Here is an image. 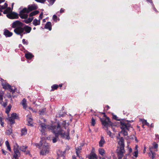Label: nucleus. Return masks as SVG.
<instances>
[{"mask_svg":"<svg viewBox=\"0 0 159 159\" xmlns=\"http://www.w3.org/2000/svg\"><path fill=\"white\" fill-rule=\"evenodd\" d=\"M26 154H29L30 153V152L29 151H26Z\"/></svg>","mask_w":159,"mask_h":159,"instance_id":"obj_59","label":"nucleus"},{"mask_svg":"<svg viewBox=\"0 0 159 159\" xmlns=\"http://www.w3.org/2000/svg\"><path fill=\"white\" fill-rule=\"evenodd\" d=\"M49 126V125H48V126H46L45 124L44 123H42L40 124L39 127V128L42 133L43 135H45L46 134L45 133V130L46 128H48V127ZM47 129H48V128Z\"/></svg>","mask_w":159,"mask_h":159,"instance_id":"obj_9","label":"nucleus"},{"mask_svg":"<svg viewBox=\"0 0 159 159\" xmlns=\"http://www.w3.org/2000/svg\"><path fill=\"white\" fill-rule=\"evenodd\" d=\"M39 12V11L37 10L34 11L30 13V14L29 16L30 17H32L38 14Z\"/></svg>","mask_w":159,"mask_h":159,"instance_id":"obj_27","label":"nucleus"},{"mask_svg":"<svg viewBox=\"0 0 159 159\" xmlns=\"http://www.w3.org/2000/svg\"><path fill=\"white\" fill-rule=\"evenodd\" d=\"M3 98H0V104L2 103V101Z\"/></svg>","mask_w":159,"mask_h":159,"instance_id":"obj_55","label":"nucleus"},{"mask_svg":"<svg viewBox=\"0 0 159 159\" xmlns=\"http://www.w3.org/2000/svg\"><path fill=\"white\" fill-rule=\"evenodd\" d=\"M32 23L35 26L39 25L40 23V20L39 19L38 20L36 19H35L34 20Z\"/></svg>","mask_w":159,"mask_h":159,"instance_id":"obj_18","label":"nucleus"},{"mask_svg":"<svg viewBox=\"0 0 159 159\" xmlns=\"http://www.w3.org/2000/svg\"><path fill=\"white\" fill-rule=\"evenodd\" d=\"M89 159H97V156L96 154L95 153H94L93 152H91V153L89 155V156L88 157ZM103 158H105L104 157H103L102 158H101L100 159H102Z\"/></svg>","mask_w":159,"mask_h":159,"instance_id":"obj_12","label":"nucleus"},{"mask_svg":"<svg viewBox=\"0 0 159 159\" xmlns=\"http://www.w3.org/2000/svg\"><path fill=\"white\" fill-rule=\"evenodd\" d=\"M27 146H21L19 148V149L22 152H25L26 151V150L27 149Z\"/></svg>","mask_w":159,"mask_h":159,"instance_id":"obj_29","label":"nucleus"},{"mask_svg":"<svg viewBox=\"0 0 159 159\" xmlns=\"http://www.w3.org/2000/svg\"><path fill=\"white\" fill-rule=\"evenodd\" d=\"M99 153L102 156H103L105 154V151L104 149L102 148H99L98 149Z\"/></svg>","mask_w":159,"mask_h":159,"instance_id":"obj_24","label":"nucleus"},{"mask_svg":"<svg viewBox=\"0 0 159 159\" xmlns=\"http://www.w3.org/2000/svg\"><path fill=\"white\" fill-rule=\"evenodd\" d=\"M152 145H153V146L155 148H157L158 145V144L154 142L153 144Z\"/></svg>","mask_w":159,"mask_h":159,"instance_id":"obj_42","label":"nucleus"},{"mask_svg":"<svg viewBox=\"0 0 159 159\" xmlns=\"http://www.w3.org/2000/svg\"><path fill=\"white\" fill-rule=\"evenodd\" d=\"M34 145L39 148L42 146V148L40 151L41 154L44 155L48 152L49 146L48 144L45 142V141H43V142L42 143V141L41 140L40 141V144L34 143Z\"/></svg>","mask_w":159,"mask_h":159,"instance_id":"obj_3","label":"nucleus"},{"mask_svg":"<svg viewBox=\"0 0 159 159\" xmlns=\"http://www.w3.org/2000/svg\"><path fill=\"white\" fill-rule=\"evenodd\" d=\"M45 109H43L41 111H39L40 115H43L45 112Z\"/></svg>","mask_w":159,"mask_h":159,"instance_id":"obj_40","label":"nucleus"},{"mask_svg":"<svg viewBox=\"0 0 159 159\" xmlns=\"http://www.w3.org/2000/svg\"><path fill=\"white\" fill-rule=\"evenodd\" d=\"M48 128L49 130H52L53 133L55 134V137L52 139V142L53 143H56L58 139V134L61 135L62 137L66 138L68 139H69V131L68 130V132L65 133L61 129L60 125L58 124L57 126H49L48 127Z\"/></svg>","mask_w":159,"mask_h":159,"instance_id":"obj_2","label":"nucleus"},{"mask_svg":"<svg viewBox=\"0 0 159 159\" xmlns=\"http://www.w3.org/2000/svg\"><path fill=\"white\" fill-rule=\"evenodd\" d=\"M4 94L3 92L2 91H0V98H2V96Z\"/></svg>","mask_w":159,"mask_h":159,"instance_id":"obj_48","label":"nucleus"},{"mask_svg":"<svg viewBox=\"0 0 159 159\" xmlns=\"http://www.w3.org/2000/svg\"><path fill=\"white\" fill-rule=\"evenodd\" d=\"M118 143L119 145V148L117 152V155L118 159H121L124 156V154L125 152V151L124 149V140L123 138H120Z\"/></svg>","mask_w":159,"mask_h":159,"instance_id":"obj_4","label":"nucleus"},{"mask_svg":"<svg viewBox=\"0 0 159 159\" xmlns=\"http://www.w3.org/2000/svg\"><path fill=\"white\" fill-rule=\"evenodd\" d=\"M2 153L4 155H6L7 154V152L6 151H5L3 149H2Z\"/></svg>","mask_w":159,"mask_h":159,"instance_id":"obj_45","label":"nucleus"},{"mask_svg":"<svg viewBox=\"0 0 159 159\" xmlns=\"http://www.w3.org/2000/svg\"><path fill=\"white\" fill-rule=\"evenodd\" d=\"M4 34L6 37H9L12 35V33L10 32L8 30H5Z\"/></svg>","mask_w":159,"mask_h":159,"instance_id":"obj_16","label":"nucleus"},{"mask_svg":"<svg viewBox=\"0 0 159 159\" xmlns=\"http://www.w3.org/2000/svg\"><path fill=\"white\" fill-rule=\"evenodd\" d=\"M109 106H108L107 105V106H106V107H105V108H107V110L109 108Z\"/></svg>","mask_w":159,"mask_h":159,"instance_id":"obj_62","label":"nucleus"},{"mask_svg":"<svg viewBox=\"0 0 159 159\" xmlns=\"http://www.w3.org/2000/svg\"><path fill=\"white\" fill-rule=\"evenodd\" d=\"M102 124L105 127H107V132L108 135L110 136L113 138L114 137V135L112 134L110 130H108V127H111V123L110 121L109 118L108 117H106L104 120H101Z\"/></svg>","mask_w":159,"mask_h":159,"instance_id":"obj_5","label":"nucleus"},{"mask_svg":"<svg viewBox=\"0 0 159 159\" xmlns=\"http://www.w3.org/2000/svg\"><path fill=\"white\" fill-rule=\"evenodd\" d=\"M44 28L51 30L52 29V25L50 22H48L44 26Z\"/></svg>","mask_w":159,"mask_h":159,"instance_id":"obj_17","label":"nucleus"},{"mask_svg":"<svg viewBox=\"0 0 159 159\" xmlns=\"http://www.w3.org/2000/svg\"><path fill=\"white\" fill-rule=\"evenodd\" d=\"M139 120L141 122H142L143 125H146L148 126H149V124L147 122L146 120H145L143 119H140Z\"/></svg>","mask_w":159,"mask_h":159,"instance_id":"obj_23","label":"nucleus"},{"mask_svg":"<svg viewBox=\"0 0 159 159\" xmlns=\"http://www.w3.org/2000/svg\"><path fill=\"white\" fill-rule=\"evenodd\" d=\"M121 125L120 127L122 129L121 132L125 136H126L128 134L126 130H132L133 129L131 124L128 122H121Z\"/></svg>","mask_w":159,"mask_h":159,"instance_id":"obj_7","label":"nucleus"},{"mask_svg":"<svg viewBox=\"0 0 159 159\" xmlns=\"http://www.w3.org/2000/svg\"><path fill=\"white\" fill-rule=\"evenodd\" d=\"M63 116H64L63 114H59L58 115H56V116L57 117H63Z\"/></svg>","mask_w":159,"mask_h":159,"instance_id":"obj_49","label":"nucleus"},{"mask_svg":"<svg viewBox=\"0 0 159 159\" xmlns=\"http://www.w3.org/2000/svg\"><path fill=\"white\" fill-rule=\"evenodd\" d=\"M29 13L27 8H24L19 13V16L22 19L27 18L28 16L27 14Z\"/></svg>","mask_w":159,"mask_h":159,"instance_id":"obj_8","label":"nucleus"},{"mask_svg":"<svg viewBox=\"0 0 159 159\" xmlns=\"http://www.w3.org/2000/svg\"><path fill=\"white\" fill-rule=\"evenodd\" d=\"M3 87L5 89H8L9 90L12 92V93L14 92L15 90L13 88H12L10 85L8 84H3L2 85Z\"/></svg>","mask_w":159,"mask_h":159,"instance_id":"obj_10","label":"nucleus"},{"mask_svg":"<svg viewBox=\"0 0 159 159\" xmlns=\"http://www.w3.org/2000/svg\"><path fill=\"white\" fill-rule=\"evenodd\" d=\"M0 123H1V125L2 126V127H4V122L3 121H1L0 122Z\"/></svg>","mask_w":159,"mask_h":159,"instance_id":"obj_53","label":"nucleus"},{"mask_svg":"<svg viewBox=\"0 0 159 159\" xmlns=\"http://www.w3.org/2000/svg\"><path fill=\"white\" fill-rule=\"evenodd\" d=\"M81 146H79V147L75 148L76 149V153L77 155V156L78 157H80V156L79 155V153L80 152V150H81Z\"/></svg>","mask_w":159,"mask_h":159,"instance_id":"obj_20","label":"nucleus"},{"mask_svg":"<svg viewBox=\"0 0 159 159\" xmlns=\"http://www.w3.org/2000/svg\"><path fill=\"white\" fill-rule=\"evenodd\" d=\"M43 12H41V13L40 14L39 16V19L40 20L42 19V18H43Z\"/></svg>","mask_w":159,"mask_h":159,"instance_id":"obj_44","label":"nucleus"},{"mask_svg":"<svg viewBox=\"0 0 159 159\" xmlns=\"http://www.w3.org/2000/svg\"><path fill=\"white\" fill-rule=\"evenodd\" d=\"M27 120L28 123V125L32 126L33 125L32 119L30 116V115H28L27 116Z\"/></svg>","mask_w":159,"mask_h":159,"instance_id":"obj_15","label":"nucleus"},{"mask_svg":"<svg viewBox=\"0 0 159 159\" xmlns=\"http://www.w3.org/2000/svg\"><path fill=\"white\" fill-rule=\"evenodd\" d=\"M2 144V141L0 140V146H1Z\"/></svg>","mask_w":159,"mask_h":159,"instance_id":"obj_60","label":"nucleus"},{"mask_svg":"<svg viewBox=\"0 0 159 159\" xmlns=\"http://www.w3.org/2000/svg\"><path fill=\"white\" fill-rule=\"evenodd\" d=\"M19 152L18 153L14 152V154L13 155V157L16 159L18 157V155H19Z\"/></svg>","mask_w":159,"mask_h":159,"instance_id":"obj_37","label":"nucleus"},{"mask_svg":"<svg viewBox=\"0 0 159 159\" xmlns=\"http://www.w3.org/2000/svg\"><path fill=\"white\" fill-rule=\"evenodd\" d=\"M57 154L59 157H61L63 158L64 152H63L60 150H58L57 151Z\"/></svg>","mask_w":159,"mask_h":159,"instance_id":"obj_19","label":"nucleus"},{"mask_svg":"<svg viewBox=\"0 0 159 159\" xmlns=\"http://www.w3.org/2000/svg\"><path fill=\"white\" fill-rule=\"evenodd\" d=\"M36 2L42 3H44L46 0H35Z\"/></svg>","mask_w":159,"mask_h":159,"instance_id":"obj_39","label":"nucleus"},{"mask_svg":"<svg viewBox=\"0 0 159 159\" xmlns=\"http://www.w3.org/2000/svg\"><path fill=\"white\" fill-rule=\"evenodd\" d=\"M11 106L10 105H9L6 108V112L7 114H8L9 113V112L11 109Z\"/></svg>","mask_w":159,"mask_h":159,"instance_id":"obj_32","label":"nucleus"},{"mask_svg":"<svg viewBox=\"0 0 159 159\" xmlns=\"http://www.w3.org/2000/svg\"><path fill=\"white\" fill-rule=\"evenodd\" d=\"M12 129H11L7 130L6 131V134L8 135H10L12 133Z\"/></svg>","mask_w":159,"mask_h":159,"instance_id":"obj_34","label":"nucleus"},{"mask_svg":"<svg viewBox=\"0 0 159 159\" xmlns=\"http://www.w3.org/2000/svg\"><path fill=\"white\" fill-rule=\"evenodd\" d=\"M27 133V130L25 128L22 129L21 130V135L22 136L25 135Z\"/></svg>","mask_w":159,"mask_h":159,"instance_id":"obj_30","label":"nucleus"},{"mask_svg":"<svg viewBox=\"0 0 159 159\" xmlns=\"http://www.w3.org/2000/svg\"><path fill=\"white\" fill-rule=\"evenodd\" d=\"M11 27L15 28L14 32L18 35H20L22 38L24 34L30 33L31 30V28L28 25L23 26V24L18 21H16L12 24Z\"/></svg>","mask_w":159,"mask_h":159,"instance_id":"obj_1","label":"nucleus"},{"mask_svg":"<svg viewBox=\"0 0 159 159\" xmlns=\"http://www.w3.org/2000/svg\"><path fill=\"white\" fill-rule=\"evenodd\" d=\"M105 141L104 137L102 136H101V139L99 142V145L100 147H103L104 144L105 143Z\"/></svg>","mask_w":159,"mask_h":159,"instance_id":"obj_13","label":"nucleus"},{"mask_svg":"<svg viewBox=\"0 0 159 159\" xmlns=\"http://www.w3.org/2000/svg\"><path fill=\"white\" fill-rule=\"evenodd\" d=\"M5 1V0H0V3L4 2Z\"/></svg>","mask_w":159,"mask_h":159,"instance_id":"obj_58","label":"nucleus"},{"mask_svg":"<svg viewBox=\"0 0 159 159\" xmlns=\"http://www.w3.org/2000/svg\"><path fill=\"white\" fill-rule=\"evenodd\" d=\"M72 158L73 159H76V157L75 156H73Z\"/></svg>","mask_w":159,"mask_h":159,"instance_id":"obj_63","label":"nucleus"},{"mask_svg":"<svg viewBox=\"0 0 159 159\" xmlns=\"http://www.w3.org/2000/svg\"><path fill=\"white\" fill-rule=\"evenodd\" d=\"M3 118L0 116V122L2 121H3Z\"/></svg>","mask_w":159,"mask_h":159,"instance_id":"obj_54","label":"nucleus"},{"mask_svg":"<svg viewBox=\"0 0 159 159\" xmlns=\"http://www.w3.org/2000/svg\"><path fill=\"white\" fill-rule=\"evenodd\" d=\"M21 103L23 106V108L26 109L27 107V105L26 104V100L25 98L23 99Z\"/></svg>","mask_w":159,"mask_h":159,"instance_id":"obj_21","label":"nucleus"},{"mask_svg":"<svg viewBox=\"0 0 159 159\" xmlns=\"http://www.w3.org/2000/svg\"><path fill=\"white\" fill-rule=\"evenodd\" d=\"M22 43L24 44H25L26 45H27L28 44V43L26 42L25 41V39H24L22 40Z\"/></svg>","mask_w":159,"mask_h":159,"instance_id":"obj_47","label":"nucleus"},{"mask_svg":"<svg viewBox=\"0 0 159 159\" xmlns=\"http://www.w3.org/2000/svg\"><path fill=\"white\" fill-rule=\"evenodd\" d=\"M70 149V147L68 146H67L65 149V150L64 152H66V151H68Z\"/></svg>","mask_w":159,"mask_h":159,"instance_id":"obj_46","label":"nucleus"},{"mask_svg":"<svg viewBox=\"0 0 159 159\" xmlns=\"http://www.w3.org/2000/svg\"><path fill=\"white\" fill-rule=\"evenodd\" d=\"M33 19V17H30L27 19L24 20H23V22H24L26 24H28L30 22H31Z\"/></svg>","mask_w":159,"mask_h":159,"instance_id":"obj_25","label":"nucleus"},{"mask_svg":"<svg viewBox=\"0 0 159 159\" xmlns=\"http://www.w3.org/2000/svg\"><path fill=\"white\" fill-rule=\"evenodd\" d=\"M156 139L158 140H159V135H156Z\"/></svg>","mask_w":159,"mask_h":159,"instance_id":"obj_51","label":"nucleus"},{"mask_svg":"<svg viewBox=\"0 0 159 159\" xmlns=\"http://www.w3.org/2000/svg\"><path fill=\"white\" fill-rule=\"evenodd\" d=\"M138 150L135 151L133 153V155L135 157H137L138 156Z\"/></svg>","mask_w":159,"mask_h":159,"instance_id":"obj_36","label":"nucleus"},{"mask_svg":"<svg viewBox=\"0 0 159 159\" xmlns=\"http://www.w3.org/2000/svg\"><path fill=\"white\" fill-rule=\"evenodd\" d=\"M19 146L16 143H15L13 145V150L14 152L18 153L19 151Z\"/></svg>","mask_w":159,"mask_h":159,"instance_id":"obj_14","label":"nucleus"},{"mask_svg":"<svg viewBox=\"0 0 159 159\" xmlns=\"http://www.w3.org/2000/svg\"><path fill=\"white\" fill-rule=\"evenodd\" d=\"M129 152H132V149L130 148L129 149Z\"/></svg>","mask_w":159,"mask_h":159,"instance_id":"obj_64","label":"nucleus"},{"mask_svg":"<svg viewBox=\"0 0 159 159\" xmlns=\"http://www.w3.org/2000/svg\"><path fill=\"white\" fill-rule=\"evenodd\" d=\"M58 87V85L57 84H54L52 86L51 88L52 89V90L57 89Z\"/></svg>","mask_w":159,"mask_h":159,"instance_id":"obj_33","label":"nucleus"},{"mask_svg":"<svg viewBox=\"0 0 159 159\" xmlns=\"http://www.w3.org/2000/svg\"><path fill=\"white\" fill-rule=\"evenodd\" d=\"M113 118L114 119H115L116 120H117V116H113Z\"/></svg>","mask_w":159,"mask_h":159,"instance_id":"obj_57","label":"nucleus"},{"mask_svg":"<svg viewBox=\"0 0 159 159\" xmlns=\"http://www.w3.org/2000/svg\"><path fill=\"white\" fill-rule=\"evenodd\" d=\"M95 124V120L94 119L93 117L92 118V120H91V125L94 126Z\"/></svg>","mask_w":159,"mask_h":159,"instance_id":"obj_35","label":"nucleus"},{"mask_svg":"<svg viewBox=\"0 0 159 159\" xmlns=\"http://www.w3.org/2000/svg\"><path fill=\"white\" fill-rule=\"evenodd\" d=\"M53 19L55 21H57V16L56 15H53Z\"/></svg>","mask_w":159,"mask_h":159,"instance_id":"obj_43","label":"nucleus"},{"mask_svg":"<svg viewBox=\"0 0 159 159\" xmlns=\"http://www.w3.org/2000/svg\"><path fill=\"white\" fill-rule=\"evenodd\" d=\"M55 1V0H49L48 2H49V4L52 5L54 3Z\"/></svg>","mask_w":159,"mask_h":159,"instance_id":"obj_41","label":"nucleus"},{"mask_svg":"<svg viewBox=\"0 0 159 159\" xmlns=\"http://www.w3.org/2000/svg\"><path fill=\"white\" fill-rule=\"evenodd\" d=\"M151 152L152 154V155H151V157L152 158V159H154V158L155 157L156 153L155 152H153L152 151H151Z\"/></svg>","mask_w":159,"mask_h":159,"instance_id":"obj_38","label":"nucleus"},{"mask_svg":"<svg viewBox=\"0 0 159 159\" xmlns=\"http://www.w3.org/2000/svg\"><path fill=\"white\" fill-rule=\"evenodd\" d=\"M12 9L10 7H7L3 11L4 14H7V17L11 19H17L18 17V14L14 12H12Z\"/></svg>","mask_w":159,"mask_h":159,"instance_id":"obj_6","label":"nucleus"},{"mask_svg":"<svg viewBox=\"0 0 159 159\" xmlns=\"http://www.w3.org/2000/svg\"><path fill=\"white\" fill-rule=\"evenodd\" d=\"M138 145H136L135 147V149L136 150V151L138 150Z\"/></svg>","mask_w":159,"mask_h":159,"instance_id":"obj_56","label":"nucleus"},{"mask_svg":"<svg viewBox=\"0 0 159 159\" xmlns=\"http://www.w3.org/2000/svg\"><path fill=\"white\" fill-rule=\"evenodd\" d=\"M11 116L15 119H18L19 118L18 116L16 113H13L11 114Z\"/></svg>","mask_w":159,"mask_h":159,"instance_id":"obj_31","label":"nucleus"},{"mask_svg":"<svg viewBox=\"0 0 159 159\" xmlns=\"http://www.w3.org/2000/svg\"><path fill=\"white\" fill-rule=\"evenodd\" d=\"M5 144L7 147V149L9 151H11V148L10 145L8 141L7 140L5 142Z\"/></svg>","mask_w":159,"mask_h":159,"instance_id":"obj_28","label":"nucleus"},{"mask_svg":"<svg viewBox=\"0 0 159 159\" xmlns=\"http://www.w3.org/2000/svg\"><path fill=\"white\" fill-rule=\"evenodd\" d=\"M147 1L148 2H149L150 3H152V0H147Z\"/></svg>","mask_w":159,"mask_h":159,"instance_id":"obj_61","label":"nucleus"},{"mask_svg":"<svg viewBox=\"0 0 159 159\" xmlns=\"http://www.w3.org/2000/svg\"><path fill=\"white\" fill-rule=\"evenodd\" d=\"M38 8L37 6L34 4L29 5L28 7L27 10L29 12L32 10H36Z\"/></svg>","mask_w":159,"mask_h":159,"instance_id":"obj_11","label":"nucleus"},{"mask_svg":"<svg viewBox=\"0 0 159 159\" xmlns=\"http://www.w3.org/2000/svg\"><path fill=\"white\" fill-rule=\"evenodd\" d=\"M64 11V9L62 8H61L60 10V13H62Z\"/></svg>","mask_w":159,"mask_h":159,"instance_id":"obj_52","label":"nucleus"},{"mask_svg":"<svg viewBox=\"0 0 159 159\" xmlns=\"http://www.w3.org/2000/svg\"><path fill=\"white\" fill-rule=\"evenodd\" d=\"M7 105V104L6 102H4L2 104V106H3L4 107H6Z\"/></svg>","mask_w":159,"mask_h":159,"instance_id":"obj_50","label":"nucleus"},{"mask_svg":"<svg viewBox=\"0 0 159 159\" xmlns=\"http://www.w3.org/2000/svg\"><path fill=\"white\" fill-rule=\"evenodd\" d=\"M7 119L8 120L11 125L15 123V119L11 116L7 118Z\"/></svg>","mask_w":159,"mask_h":159,"instance_id":"obj_26","label":"nucleus"},{"mask_svg":"<svg viewBox=\"0 0 159 159\" xmlns=\"http://www.w3.org/2000/svg\"><path fill=\"white\" fill-rule=\"evenodd\" d=\"M33 57V55L30 52H28L25 54V57L27 59H31Z\"/></svg>","mask_w":159,"mask_h":159,"instance_id":"obj_22","label":"nucleus"}]
</instances>
